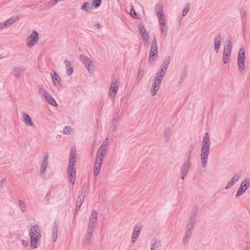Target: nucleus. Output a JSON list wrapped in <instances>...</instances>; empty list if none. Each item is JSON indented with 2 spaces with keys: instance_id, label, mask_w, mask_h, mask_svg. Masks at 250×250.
Wrapping results in <instances>:
<instances>
[{
  "instance_id": "nucleus-60",
  "label": "nucleus",
  "mask_w": 250,
  "mask_h": 250,
  "mask_svg": "<svg viewBox=\"0 0 250 250\" xmlns=\"http://www.w3.org/2000/svg\"><path fill=\"white\" fill-rule=\"evenodd\" d=\"M244 250H250V249H245Z\"/></svg>"
},
{
  "instance_id": "nucleus-57",
  "label": "nucleus",
  "mask_w": 250,
  "mask_h": 250,
  "mask_svg": "<svg viewBox=\"0 0 250 250\" xmlns=\"http://www.w3.org/2000/svg\"><path fill=\"white\" fill-rule=\"evenodd\" d=\"M119 110L117 109L115 111V114H116V115L115 116L117 117V115L119 114Z\"/></svg>"
},
{
  "instance_id": "nucleus-30",
  "label": "nucleus",
  "mask_w": 250,
  "mask_h": 250,
  "mask_svg": "<svg viewBox=\"0 0 250 250\" xmlns=\"http://www.w3.org/2000/svg\"><path fill=\"white\" fill-rule=\"evenodd\" d=\"M52 78L55 85L60 84L61 79L55 71H54L53 74L52 75Z\"/></svg>"
},
{
  "instance_id": "nucleus-34",
  "label": "nucleus",
  "mask_w": 250,
  "mask_h": 250,
  "mask_svg": "<svg viewBox=\"0 0 250 250\" xmlns=\"http://www.w3.org/2000/svg\"><path fill=\"white\" fill-rule=\"evenodd\" d=\"M240 186H242L245 189L247 190L249 187L250 186V179H246L244 181L241 182Z\"/></svg>"
},
{
  "instance_id": "nucleus-20",
  "label": "nucleus",
  "mask_w": 250,
  "mask_h": 250,
  "mask_svg": "<svg viewBox=\"0 0 250 250\" xmlns=\"http://www.w3.org/2000/svg\"><path fill=\"white\" fill-rule=\"evenodd\" d=\"M221 35L220 33H218L216 37L215 38L214 40V50L216 53H218L219 51V49L221 46Z\"/></svg>"
},
{
  "instance_id": "nucleus-48",
  "label": "nucleus",
  "mask_w": 250,
  "mask_h": 250,
  "mask_svg": "<svg viewBox=\"0 0 250 250\" xmlns=\"http://www.w3.org/2000/svg\"><path fill=\"white\" fill-rule=\"evenodd\" d=\"M76 156V150L75 148L72 149L70 152L69 159H75Z\"/></svg>"
},
{
  "instance_id": "nucleus-7",
  "label": "nucleus",
  "mask_w": 250,
  "mask_h": 250,
  "mask_svg": "<svg viewBox=\"0 0 250 250\" xmlns=\"http://www.w3.org/2000/svg\"><path fill=\"white\" fill-rule=\"evenodd\" d=\"M245 60V51L243 48H241L239 50L237 57V64L239 66V70L242 72L244 70L245 64L244 61Z\"/></svg>"
},
{
  "instance_id": "nucleus-16",
  "label": "nucleus",
  "mask_w": 250,
  "mask_h": 250,
  "mask_svg": "<svg viewBox=\"0 0 250 250\" xmlns=\"http://www.w3.org/2000/svg\"><path fill=\"white\" fill-rule=\"evenodd\" d=\"M94 230V229L89 228H87V232L85 234V238L83 240V245L86 246L90 244Z\"/></svg>"
},
{
  "instance_id": "nucleus-46",
  "label": "nucleus",
  "mask_w": 250,
  "mask_h": 250,
  "mask_svg": "<svg viewBox=\"0 0 250 250\" xmlns=\"http://www.w3.org/2000/svg\"><path fill=\"white\" fill-rule=\"evenodd\" d=\"M130 16L134 19H137V13L133 7H131L130 11Z\"/></svg>"
},
{
  "instance_id": "nucleus-41",
  "label": "nucleus",
  "mask_w": 250,
  "mask_h": 250,
  "mask_svg": "<svg viewBox=\"0 0 250 250\" xmlns=\"http://www.w3.org/2000/svg\"><path fill=\"white\" fill-rule=\"evenodd\" d=\"M75 164H76V160L75 159H69L67 169L75 168L74 166H75Z\"/></svg>"
},
{
  "instance_id": "nucleus-1",
  "label": "nucleus",
  "mask_w": 250,
  "mask_h": 250,
  "mask_svg": "<svg viewBox=\"0 0 250 250\" xmlns=\"http://www.w3.org/2000/svg\"><path fill=\"white\" fill-rule=\"evenodd\" d=\"M170 60V56L166 57L157 72L154 78L153 83L152 84L151 89L152 96H155L157 94L168 67Z\"/></svg>"
},
{
  "instance_id": "nucleus-36",
  "label": "nucleus",
  "mask_w": 250,
  "mask_h": 250,
  "mask_svg": "<svg viewBox=\"0 0 250 250\" xmlns=\"http://www.w3.org/2000/svg\"><path fill=\"white\" fill-rule=\"evenodd\" d=\"M171 133L170 130L168 128H166L164 129V137L166 141H168L170 137Z\"/></svg>"
},
{
  "instance_id": "nucleus-52",
  "label": "nucleus",
  "mask_w": 250,
  "mask_h": 250,
  "mask_svg": "<svg viewBox=\"0 0 250 250\" xmlns=\"http://www.w3.org/2000/svg\"><path fill=\"white\" fill-rule=\"evenodd\" d=\"M5 179H3L2 180H1V181L0 182V188H2L3 187L4 182H5Z\"/></svg>"
},
{
  "instance_id": "nucleus-32",
  "label": "nucleus",
  "mask_w": 250,
  "mask_h": 250,
  "mask_svg": "<svg viewBox=\"0 0 250 250\" xmlns=\"http://www.w3.org/2000/svg\"><path fill=\"white\" fill-rule=\"evenodd\" d=\"M193 147L194 145L191 144L189 146V147L188 148L186 155V158L187 159L186 162H188V163L190 162L191 153L193 150Z\"/></svg>"
},
{
  "instance_id": "nucleus-33",
  "label": "nucleus",
  "mask_w": 250,
  "mask_h": 250,
  "mask_svg": "<svg viewBox=\"0 0 250 250\" xmlns=\"http://www.w3.org/2000/svg\"><path fill=\"white\" fill-rule=\"evenodd\" d=\"M18 203L21 212L25 213L26 211V205L25 203L22 200H18Z\"/></svg>"
},
{
  "instance_id": "nucleus-26",
  "label": "nucleus",
  "mask_w": 250,
  "mask_h": 250,
  "mask_svg": "<svg viewBox=\"0 0 250 250\" xmlns=\"http://www.w3.org/2000/svg\"><path fill=\"white\" fill-rule=\"evenodd\" d=\"M107 144L103 143L99 148L97 155L102 156L104 157V155L106 153Z\"/></svg>"
},
{
  "instance_id": "nucleus-50",
  "label": "nucleus",
  "mask_w": 250,
  "mask_h": 250,
  "mask_svg": "<svg viewBox=\"0 0 250 250\" xmlns=\"http://www.w3.org/2000/svg\"><path fill=\"white\" fill-rule=\"evenodd\" d=\"M51 196V191H48L45 196V201L46 202L47 204H49L50 202V197Z\"/></svg>"
},
{
  "instance_id": "nucleus-11",
  "label": "nucleus",
  "mask_w": 250,
  "mask_h": 250,
  "mask_svg": "<svg viewBox=\"0 0 250 250\" xmlns=\"http://www.w3.org/2000/svg\"><path fill=\"white\" fill-rule=\"evenodd\" d=\"M48 165V154L46 152L44 154L42 162L41 163L40 174L42 177L45 175V171Z\"/></svg>"
},
{
  "instance_id": "nucleus-27",
  "label": "nucleus",
  "mask_w": 250,
  "mask_h": 250,
  "mask_svg": "<svg viewBox=\"0 0 250 250\" xmlns=\"http://www.w3.org/2000/svg\"><path fill=\"white\" fill-rule=\"evenodd\" d=\"M155 10L157 16H160V17L161 16L164 15L163 11L162 3L161 2H159L156 4Z\"/></svg>"
},
{
  "instance_id": "nucleus-14",
  "label": "nucleus",
  "mask_w": 250,
  "mask_h": 250,
  "mask_svg": "<svg viewBox=\"0 0 250 250\" xmlns=\"http://www.w3.org/2000/svg\"><path fill=\"white\" fill-rule=\"evenodd\" d=\"M138 29L144 42L145 43H147L148 42L149 37L148 33L146 30L144 26L141 23L139 24Z\"/></svg>"
},
{
  "instance_id": "nucleus-42",
  "label": "nucleus",
  "mask_w": 250,
  "mask_h": 250,
  "mask_svg": "<svg viewBox=\"0 0 250 250\" xmlns=\"http://www.w3.org/2000/svg\"><path fill=\"white\" fill-rule=\"evenodd\" d=\"M102 0H93L92 5L95 8L99 7L101 5Z\"/></svg>"
},
{
  "instance_id": "nucleus-39",
  "label": "nucleus",
  "mask_w": 250,
  "mask_h": 250,
  "mask_svg": "<svg viewBox=\"0 0 250 250\" xmlns=\"http://www.w3.org/2000/svg\"><path fill=\"white\" fill-rule=\"evenodd\" d=\"M104 157L97 155L94 164L96 165H102L103 163Z\"/></svg>"
},
{
  "instance_id": "nucleus-25",
  "label": "nucleus",
  "mask_w": 250,
  "mask_h": 250,
  "mask_svg": "<svg viewBox=\"0 0 250 250\" xmlns=\"http://www.w3.org/2000/svg\"><path fill=\"white\" fill-rule=\"evenodd\" d=\"M83 198L84 196L83 195V192H80L78 197L76 208L75 209V212H76L80 209L81 205L83 204Z\"/></svg>"
},
{
  "instance_id": "nucleus-8",
  "label": "nucleus",
  "mask_w": 250,
  "mask_h": 250,
  "mask_svg": "<svg viewBox=\"0 0 250 250\" xmlns=\"http://www.w3.org/2000/svg\"><path fill=\"white\" fill-rule=\"evenodd\" d=\"M80 59L85 65L88 72L90 73H92L93 70L90 67L93 66V62L89 58L83 54L80 55Z\"/></svg>"
},
{
  "instance_id": "nucleus-49",
  "label": "nucleus",
  "mask_w": 250,
  "mask_h": 250,
  "mask_svg": "<svg viewBox=\"0 0 250 250\" xmlns=\"http://www.w3.org/2000/svg\"><path fill=\"white\" fill-rule=\"evenodd\" d=\"M61 0H52L48 2L47 6L49 7H52Z\"/></svg>"
},
{
  "instance_id": "nucleus-22",
  "label": "nucleus",
  "mask_w": 250,
  "mask_h": 250,
  "mask_svg": "<svg viewBox=\"0 0 250 250\" xmlns=\"http://www.w3.org/2000/svg\"><path fill=\"white\" fill-rule=\"evenodd\" d=\"M11 73L18 78H20L22 76V71L21 69L17 66H13L12 68Z\"/></svg>"
},
{
  "instance_id": "nucleus-37",
  "label": "nucleus",
  "mask_w": 250,
  "mask_h": 250,
  "mask_svg": "<svg viewBox=\"0 0 250 250\" xmlns=\"http://www.w3.org/2000/svg\"><path fill=\"white\" fill-rule=\"evenodd\" d=\"M91 8V5L90 2H84L83 5L81 6V9L85 12H87L89 11V9Z\"/></svg>"
},
{
  "instance_id": "nucleus-29",
  "label": "nucleus",
  "mask_w": 250,
  "mask_h": 250,
  "mask_svg": "<svg viewBox=\"0 0 250 250\" xmlns=\"http://www.w3.org/2000/svg\"><path fill=\"white\" fill-rule=\"evenodd\" d=\"M18 19L19 17H12L11 18L6 20L3 23V24L5 27H8L12 25L14 22L16 21Z\"/></svg>"
},
{
  "instance_id": "nucleus-58",
  "label": "nucleus",
  "mask_w": 250,
  "mask_h": 250,
  "mask_svg": "<svg viewBox=\"0 0 250 250\" xmlns=\"http://www.w3.org/2000/svg\"><path fill=\"white\" fill-rule=\"evenodd\" d=\"M185 79V76H181V78H180V81H181V83L183 82V81H184Z\"/></svg>"
},
{
  "instance_id": "nucleus-6",
  "label": "nucleus",
  "mask_w": 250,
  "mask_h": 250,
  "mask_svg": "<svg viewBox=\"0 0 250 250\" xmlns=\"http://www.w3.org/2000/svg\"><path fill=\"white\" fill-rule=\"evenodd\" d=\"M39 94L50 104L57 106L58 105L54 98L44 88L39 89Z\"/></svg>"
},
{
  "instance_id": "nucleus-3",
  "label": "nucleus",
  "mask_w": 250,
  "mask_h": 250,
  "mask_svg": "<svg viewBox=\"0 0 250 250\" xmlns=\"http://www.w3.org/2000/svg\"><path fill=\"white\" fill-rule=\"evenodd\" d=\"M210 146V141L209 134L208 132H206L203 137L200 154L201 164L204 168L206 167L207 165Z\"/></svg>"
},
{
  "instance_id": "nucleus-23",
  "label": "nucleus",
  "mask_w": 250,
  "mask_h": 250,
  "mask_svg": "<svg viewBox=\"0 0 250 250\" xmlns=\"http://www.w3.org/2000/svg\"><path fill=\"white\" fill-rule=\"evenodd\" d=\"M65 65L66 73L67 75H71L74 72V68L71 66V64L69 61L65 60L64 61Z\"/></svg>"
},
{
  "instance_id": "nucleus-47",
  "label": "nucleus",
  "mask_w": 250,
  "mask_h": 250,
  "mask_svg": "<svg viewBox=\"0 0 250 250\" xmlns=\"http://www.w3.org/2000/svg\"><path fill=\"white\" fill-rule=\"evenodd\" d=\"M72 130L70 126H66L63 128V132L65 134H69Z\"/></svg>"
},
{
  "instance_id": "nucleus-19",
  "label": "nucleus",
  "mask_w": 250,
  "mask_h": 250,
  "mask_svg": "<svg viewBox=\"0 0 250 250\" xmlns=\"http://www.w3.org/2000/svg\"><path fill=\"white\" fill-rule=\"evenodd\" d=\"M67 172L70 182L74 185L76 178V170L75 168L67 169Z\"/></svg>"
},
{
  "instance_id": "nucleus-15",
  "label": "nucleus",
  "mask_w": 250,
  "mask_h": 250,
  "mask_svg": "<svg viewBox=\"0 0 250 250\" xmlns=\"http://www.w3.org/2000/svg\"><path fill=\"white\" fill-rule=\"evenodd\" d=\"M142 226L141 225H137L134 226L133 229V231L132 234V242H135L138 238L140 232L142 229Z\"/></svg>"
},
{
  "instance_id": "nucleus-9",
  "label": "nucleus",
  "mask_w": 250,
  "mask_h": 250,
  "mask_svg": "<svg viewBox=\"0 0 250 250\" xmlns=\"http://www.w3.org/2000/svg\"><path fill=\"white\" fill-rule=\"evenodd\" d=\"M232 45L229 42L224 48L223 53V61L225 64H227L229 61L231 53Z\"/></svg>"
},
{
  "instance_id": "nucleus-45",
  "label": "nucleus",
  "mask_w": 250,
  "mask_h": 250,
  "mask_svg": "<svg viewBox=\"0 0 250 250\" xmlns=\"http://www.w3.org/2000/svg\"><path fill=\"white\" fill-rule=\"evenodd\" d=\"M161 32L164 36H166L167 35V27L166 25L160 26Z\"/></svg>"
},
{
  "instance_id": "nucleus-43",
  "label": "nucleus",
  "mask_w": 250,
  "mask_h": 250,
  "mask_svg": "<svg viewBox=\"0 0 250 250\" xmlns=\"http://www.w3.org/2000/svg\"><path fill=\"white\" fill-rule=\"evenodd\" d=\"M189 4L188 3L186 6H185V7H184V9H183V11H182L183 16V17L186 16L187 15V14H188V12L189 11Z\"/></svg>"
},
{
  "instance_id": "nucleus-38",
  "label": "nucleus",
  "mask_w": 250,
  "mask_h": 250,
  "mask_svg": "<svg viewBox=\"0 0 250 250\" xmlns=\"http://www.w3.org/2000/svg\"><path fill=\"white\" fill-rule=\"evenodd\" d=\"M164 15H162L160 17V16H157L160 26H161V25L163 26L166 25V22L164 18Z\"/></svg>"
},
{
  "instance_id": "nucleus-12",
  "label": "nucleus",
  "mask_w": 250,
  "mask_h": 250,
  "mask_svg": "<svg viewBox=\"0 0 250 250\" xmlns=\"http://www.w3.org/2000/svg\"><path fill=\"white\" fill-rule=\"evenodd\" d=\"M28 40H29V41L27 42V45L29 47H32L35 44H37L39 41L38 33L36 31L34 30L28 37Z\"/></svg>"
},
{
  "instance_id": "nucleus-35",
  "label": "nucleus",
  "mask_w": 250,
  "mask_h": 250,
  "mask_svg": "<svg viewBox=\"0 0 250 250\" xmlns=\"http://www.w3.org/2000/svg\"><path fill=\"white\" fill-rule=\"evenodd\" d=\"M102 165H96L94 164V176L97 177L100 173Z\"/></svg>"
},
{
  "instance_id": "nucleus-13",
  "label": "nucleus",
  "mask_w": 250,
  "mask_h": 250,
  "mask_svg": "<svg viewBox=\"0 0 250 250\" xmlns=\"http://www.w3.org/2000/svg\"><path fill=\"white\" fill-rule=\"evenodd\" d=\"M98 220V213L96 210H93L90 217L88 228L94 229Z\"/></svg>"
},
{
  "instance_id": "nucleus-51",
  "label": "nucleus",
  "mask_w": 250,
  "mask_h": 250,
  "mask_svg": "<svg viewBox=\"0 0 250 250\" xmlns=\"http://www.w3.org/2000/svg\"><path fill=\"white\" fill-rule=\"evenodd\" d=\"M240 16L242 19H245L247 17V13L245 10L241 9L240 11Z\"/></svg>"
},
{
  "instance_id": "nucleus-21",
  "label": "nucleus",
  "mask_w": 250,
  "mask_h": 250,
  "mask_svg": "<svg viewBox=\"0 0 250 250\" xmlns=\"http://www.w3.org/2000/svg\"><path fill=\"white\" fill-rule=\"evenodd\" d=\"M22 117L23 119V121L24 122V124L26 126H34V124L31 118L28 114L25 113H22Z\"/></svg>"
},
{
  "instance_id": "nucleus-40",
  "label": "nucleus",
  "mask_w": 250,
  "mask_h": 250,
  "mask_svg": "<svg viewBox=\"0 0 250 250\" xmlns=\"http://www.w3.org/2000/svg\"><path fill=\"white\" fill-rule=\"evenodd\" d=\"M247 190L245 189L242 186H240L237 192L235 195L236 197H239L242 195Z\"/></svg>"
},
{
  "instance_id": "nucleus-31",
  "label": "nucleus",
  "mask_w": 250,
  "mask_h": 250,
  "mask_svg": "<svg viewBox=\"0 0 250 250\" xmlns=\"http://www.w3.org/2000/svg\"><path fill=\"white\" fill-rule=\"evenodd\" d=\"M118 122V117L114 116L112 121L111 131L113 133L116 131V127Z\"/></svg>"
},
{
  "instance_id": "nucleus-53",
  "label": "nucleus",
  "mask_w": 250,
  "mask_h": 250,
  "mask_svg": "<svg viewBox=\"0 0 250 250\" xmlns=\"http://www.w3.org/2000/svg\"><path fill=\"white\" fill-rule=\"evenodd\" d=\"M21 243L23 245L25 246H27V245L28 244V242L27 241L24 240H23L22 241Z\"/></svg>"
},
{
  "instance_id": "nucleus-28",
  "label": "nucleus",
  "mask_w": 250,
  "mask_h": 250,
  "mask_svg": "<svg viewBox=\"0 0 250 250\" xmlns=\"http://www.w3.org/2000/svg\"><path fill=\"white\" fill-rule=\"evenodd\" d=\"M161 245V241L157 239L152 243L150 249L151 250H160Z\"/></svg>"
},
{
  "instance_id": "nucleus-56",
  "label": "nucleus",
  "mask_w": 250,
  "mask_h": 250,
  "mask_svg": "<svg viewBox=\"0 0 250 250\" xmlns=\"http://www.w3.org/2000/svg\"><path fill=\"white\" fill-rule=\"evenodd\" d=\"M103 143H104L105 144H107V145H108V138H106L105 140V141H104V142Z\"/></svg>"
},
{
  "instance_id": "nucleus-44",
  "label": "nucleus",
  "mask_w": 250,
  "mask_h": 250,
  "mask_svg": "<svg viewBox=\"0 0 250 250\" xmlns=\"http://www.w3.org/2000/svg\"><path fill=\"white\" fill-rule=\"evenodd\" d=\"M144 75V71L142 69H140L139 70V72H138L137 78H136L137 80H138V81H141L142 80V79L143 78Z\"/></svg>"
},
{
  "instance_id": "nucleus-18",
  "label": "nucleus",
  "mask_w": 250,
  "mask_h": 250,
  "mask_svg": "<svg viewBox=\"0 0 250 250\" xmlns=\"http://www.w3.org/2000/svg\"><path fill=\"white\" fill-rule=\"evenodd\" d=\"M189 167V163L188 162H185L181 167V178L184 180L185 176L187 175Z\"/></svg>"
},
{
  "instance_id": "nucleus-5",
  "label": "nucleus",
  "mask_w": 250,
  "mask_h": 250,
  "mask_svg": "<svg viewBox=\"0 0 250 250\" xmlns=\"http://www.w3.org/2000/svg\"><path fill=\"white\" fill-rule=\"evenodd\" d=\"M158 56V51L157 43L156 42V36L153 37L151 42V49L149 54L148 61L151 63L155 62Z\"/></svg>"
},
{
  "instance_id": "nucleus-10",
  "label": "nucleus",
  "mask_w": 250,
  "mask_h": 250,
  "mask_svg": "<svg viewBox=\"0 0 250 250\" xmlns=\"http://www.w3.org/2000/svg\"><path fill=\"white\" fill-rule=\"evenodd\" d=\"M119 88V83L118 80L112 82L109 88L108 95L110 98L114 101L117 94V91Z\"/></svg>"
},
{
  "instance_id": "nucleus-55",
  "label": "nucleus",
  "mask_w": 250,
  "mask_h": 250,
  "mask_svg": "<svg viewBox=\"0 0 250 250\" xmlns=\"http://www.w3.org/2000/svg\"><path fill=\"white\" fill-rule=\"evenodd\" d=\"M5 27L3 23H0V29H3Z\"/></svg>"
},
{
  "instance_id": "nucleus-2",
  "label": "nucleus",
  "mask_w": 250,
  "mask_h": 250,
  "mask_svg": "<svg viewBox=\"0 0 250 250\" xmlns=\"http://www.w3.org/2000/svg\"><path fill=\"white\" fill-rule=\"evenodd\" d=\"M198 211V209L197 207H194L191 210L186 226L185 235L183 240V244L184 245L188 244L190 236L192 233L197 220Z\"/></svg>"
},
{
  "instance_id": "nucleus-54",
  "label": "nucleus",
  "mask_w": 250,
  "mask_h": 250,
  "mask_svg": "<svg viewBox=\"0 0 250 250\" xmlns=\"http://www.w3.org/2000/svg\"><path fill=\"white\" fill-rule=\"evenodd\" d=\"M95 26L98 28V29H100L102 27V26L100 24V23H97L95 24Z\"/></svg>"
},
{
  "instance_id": "nucleus-24",
  "label": "nucleus",
  "mask_w": 250,
  "mask_h": 250,
  "mask_svg": "<svg viewBox=\"0 0 250 250\" xmlns=\"http://www.w3.org/2000/svg\"><path fill=\"white\" fill-rule=\"evenodd\" d=\"M58 224L55 222L52 229V240L53 242H55L58 237Z\"/></svg>"
},
{
  "instance_id": "nucleus-59",
  "label": "nucleus",
  "mask_w": 250,
  "mask_h": 250,
  "mask_svg": "<svg viewBox=\"0 0 250 250\" xmlns=\"http://www.w3.org/2000/svg\"><path fill=\"white\" fill-rule=\"evenodd\" d=\"M91 146H92V147H93V150H94V148H95V146H94V144H92Z\"/></svg>"
},
{
  "instance_id": "nucleus-17",
  "label": "nucleus",
  "mask_w": 250,
  "mask_h": 250,
  "mask_svg": "<svg viewBox=\"0 0 250 250\" xmlns=\"http://www.w3.org/2000/svg\"><path fill=\"white\" fill-rule=\"evenodd\" d=\"M242 174L240 172H238L236 173L232 177L230 181L228 183L227 186L225 187V189H229L236 182H237L239 180Z\"/></svg>"
},
{
  "instance_id": "nucleus-4",
  "label": "nucleus",
  "mask_w": 250,
  "mask_h": 250,
  "mask_svg": "<svg viewBox=\"0 0 250 250\" xmlns=\"http://www.w3.org/2000/svg\"><path fill=\"white\" fill-rule=\"evenodd\" d=\"M30 237V246L32 249H37L40 243L42 235L38 225H35L31 227L29 232Z\"/></svg>"
}]
</instances>
